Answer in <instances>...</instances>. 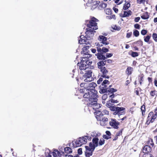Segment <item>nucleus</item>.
<instances>
[{"mask_svg":"<svg viewBox=\"0 0 157 157\" xmlns=\"http://www.w3.org/2000/svg\"><path fill=\"white\" fill-rule=\"evenodd\" d=\"M96 86V83L94 82L86 84V89L87 92L85 93L83 96L84 98H88L89 101H93L94 102L93 104L96 103L97 91L95 90V88Z\"/></svg>","mask_w":157,"mask_h":157,"instance_id":"f257e3e1","label":"nucleus"},{"mask_svg":"<svg viewBox=\"0 0 157 157\" xmlns=\"http://www.w3.org/2000/svg\"><path fill=\"white\" fill-rule=\"evenodd\" d=\"M87 31L85 32L86 35H81L80 36V39L79 40L80 44H86V40H89L91 39L94 36L95 31L90 28L86 29Z\"/></svg>","mask_w":157,"mask_h":157,"instance_id":"f03ea898","label":"nucleus"},{"mask_svg":"<svg viewBox=\"0 0 157 157\" xmlns=\"http://www.w3.org/2000/svg\"><path fill=\"white\" fill-rule=\"evenodd\" d=\"M92 70L89 68L87 69V70L86 71L82 76L83 77L85 78L84 80L85 82H91L93 80V79L92 77Z\"/></svg>","mask_w":157,"mask_h":157,"instance_id":"7ed1b4c3","label":"nucleus"},{"mask_svg":"<svg viewBox=\"0 0 157 157\" xmlns=\"http://www.w3.org/2000/svg\"><path fill=\"white\" fill-rule=\"evenodd\" d=\"M98 20L96 18L93 17L91 18L90 21H89V24L87 25L88 28H90L92 29L96 30L98 29L97 26V22Z\"/></svg>","mask_w":157,"mask_h":157,"instance_id":"20e7f679","label":"nucleus"},{"mask_svg":"<svg viewBox=\"0 0 157 157\" xmlns=\"http://www.w3.org/2000/svg\"><path fill=\"white\" fill-rule=\"evenodd\" d=\"M78 66L79 67L80 71H79L81 74H83L86 70H87L89 68H88V65H86L83 62H80L78 63Z\"/></svg>","mask_w":157,"mask_h":157,"instance_id":"39448f33","label":"nucleus"},{"mask_svg":"<svg viewBox=\"0 0 157 157\" xmlns=\"http://www.w3.org/2000/svg\"><path fill=\"white\" fill-rule=\"evenodd\" d=\"M86 150L85 152V155L86 157H90L92 155L93 152L94 150V147H92L90 146H85Z\"/></svg>","mask_w":157,"mask_h":157,"instance_id":"423d86ee","label":"nucleus"},{"mask_svg":"<svg viewBox=\"0 0 157 157\" xmlns=\"http://www.w3.org/2000/svg\"><path fill=\"white\" fill-rule=\"evenodd\" d=\"M119 124V123L115 119H111V120L109 121V124L110 126L115 129H117L118 128V125Z\"/></svg>","mask_w":157,"mask_h":157,"instance_id":"0eeeda50","label":"nucleus"},{"mask_svg":"<svg viewBox=\"0 0 157 157\" xmlns=\"http://www.w3.org/2000/svg\"><path fill=\"white\" fill-rule=\"evenodd\" d=\"M91 42L90 41L86 42V45L88 44V45H86V46H84L82 48V51L81 52V53L82 54L84 53L86 54V53H88L89 52L88 49L90 47V44Z\"/></svg>","mask_w":157,"mask_h":157,"instance_id":"6e6552de","label":"nucleus"},{"mask_svg":"<svg viewBox=\"0 0 157 157\" xmlns=\"http://www.w3.org/2000/svg\"><path fill=\"white\" fill-rule=\"evenodd\" d=\"M98 140L99 139L98 138H94L92 140V142H90L89 143V146H90L92 147H94L95 149L98 145Z\"/></svg>","mask_w":157,"mask_h":157,"instance_id":"1a4fd4ad","label":"nucleus"},{"mask_svg":"<svg viewBox=\"0 0 157 157\" xmlns=\"http://www.w3.org/2000/svg\"><path fill=\"white\" fill-rule=\"evenodd\" d=\"M60 154V152L57 150H55L53 152H50L47 157H58Z\"/></svg>","mask_w":157,"mask_h":157,"instance_id":"9d476101","label":"nucleus"},{"mask_svg":"<svg viewBox=\"0 0 157 157\" xmlns=\"http://www.w3.org/2000/svg\"><path fill=\"white\" fill-rule=\"evenodd\" d=\"M157 114H155L154 115L153 112H150L148 114V116L147 117V119L148 120H150L151 119L150 122H153L155 119L157 117Z\"/></svg>","mask_w":157,"mask_h":157,"instance_id":"9b49d317","label":"nucleus"},{"mask_svg":"<svg viewBox=\"0 0 157 157\" xmlns=\"http://www.w3.org/2000/svg\"><path fill=\"white\" fill-rule=\"evenodd\" d=\"M99 40L102 44L107 45L109 44V43L107 42L106 37L104 36H100L99 37Z\"/></svg>","mask_w":157,"mask_h":157,"instance_id":"f8f14e48","label":"nucleus"},{"mask_svg":"<svg viewBox=\"0 0 157 157\" xmlns=\"http://www.w3.org/2000/svg\"><path fill=\"white\" fill-rule=\"evenodd\" d=\"M102 73V77L106 78H109V77L107 75L108 73V71L106 69V68L104 67L100 69Z\"/></svg>","mask_w":157,"mask_h":157,"instance_id":"ddd939ff","label":"nucleus"},{"mask_svg":"<svg viewBox=\"0 0 157 157\" xmlns=\"http://www.w3.org/2000/svg\"><path fill=\"white\" fill-rule=\"evenodd\" d=\"M90 137L89 136H86L84 137L79 138V141H80L81 143H82V144H86L87 141V140L90 139Z\"/></svg>","mask_w":157,"mask_h":157,"instance_id":"4468645a","label":"nucleus"},{"mask_svg":"<svg viewBox=\"0 0 157 157\" xmlns=\"http://www.w3.org/2000/svg\"><path fill=\"white\" fill-rule=\"evenodd\" d=\"M97 120L98 121H100V124L101 125L104 126H105L106 124V123L108 122V119L107 118L104 117L100 118L99 119L97 118Z\"/></svg>","mask_w":157,"mask_h":157,"instance_id":"2eb2a0df","label":"nucleus"},{"mask_svg":"<svg viewBox=\"0 0 157 157\" xmlns=\"http://www.w3.org/2000/svg\"><path fill=\"white\" fill-rule=\"evenodd\" d=\"M151 147L150 146L146 145L143 148V152L145 154H149L148 153L151 152Z\"/></svg>","mask_w":157,"mask_h":157,"instance_id":"dca6fc26","label":"nucleus"},{"mask_svg":"<svg viewBox=\"0 0 157 157\" xmlns=\"http://www.w3.org/2000/svg\"><path fill=\"white\" fill-rule=\"evenodd\" d=\"M120 108H122L123 109H120L119 111H115L113 113V114L114 115H118V116L120 115H122L124 114V110L125 109V108L124 107H120Z\"/></svg>","mask_w":157,"mask_h":157,"instance_id":"f3484780","label":"nucleus"},{"mask_svg":"<svg viewBox=\"0 0 157 157\" xmlns=\"http://www.w3.org/2000/svg\"><path fill=\"white\" fill-rule=\"evenodd\" d=\"M95 56H97V58L99 60H104L106 59V57L103 54V53L101 52L95 54Z\"/></svg>","mask_w":157,"mask_h":157,"instance_id":"a211bd4d","label":"nucleus"},{"mask_svg":"<svg viewBox=\"0 0 157 157\" xmlns=\"http://www.w3.org/2000/svg\"><path fill=\"white\" fill-rule=\"evenodd\" d=\"M108 107L112 111H119V109H123L122 108H120V107H116L114 106H113L112 105H108Z\"/></svg>","mask_w":157,"mask_h":157,"instance_id":"6ab92c4d","label":"nucleus"},{"mask_svg":"<svg viewBox=\"0 0 157 157\" xmlns=\"http://www.w3.org/2000/svg\"><path fill=\"white\" fill-rule=\"evenodd\" d=\"M132 12L131 10L127 11H124V14H120L121 17H128L131 15Z\"/></svg>","mask_w":157,"mask_h":157,"instance_id":"aec40b11","label":"nucleus"},{"mask_svg":"<svg viewBox=\"0 0 157 157\" xmlns=\"http://www.w3.org/2000/svg\"><path fill=\"white\" fill-rule=\"evenodd\" d=\"M107 4L106 3L101 2L98 6V9L100 10L103 9L107 7Z\"/></svg>","mask_w":157,"mask_h":157,"instance_id":"412c9836","label":"nucleus"},{"mask_svg":"<svg viewBox=\"0 0 157 157\" xmlns=\"http://www.w3.org/2000/svg\"><path fill=\"white\" fill-rule=\"evenodd\" d=\"M105 61H101L97 63L98 68L100 69H101V68H103L104 67L103 66L105 65Z\"/></svg>","mask_w":157,"mask_h":157,"instance_id":"4be33fe9","label":"nucleus"},{"mask_svg":"<svg viewBox=\"0 0 157 157\" xmlns=\"http://www.w3.org/2000/svg\"><path fill=\"white\" fill-rule=\"evenodd\" d=\"M99 3L100 2L99 1H96L94 2L92 6L91 9L94 10L97 7H98Z\"/></svg>","mask_w":157,"mask_h":157,"instance_id":"5701e85b","label":"nucleus"},{"mask_svg":"<svg viewBox=\"0 0 157 157\" xmlns=\"http://www.w3.org/2000/svg\"><path fill=\"white\" fill-rule=\"evenodd\" d=\"M109 82L108 80H104L101 84V88L107 87V85H109Z\"/></svg>","mask_w":157,"mask_h":157,"instance_id":"b1692460","label":"nucleus"},{"mask_svg":"<svg viewBox=\"0 0 157 157\" xmlns=\"http://www.w3.org/2000/svg\"><path fill=\"white\" fill-rule=\"evenodd\" d=\"M65 152L67 154H69L72 152V150L71 148L69 147L64 148Z\"/></svg>","mask_w":157,"mask_h":157,"instance_id":"393cba45","label":"nucleus"},{"mask_svg":"<svg viewBox=\"0 0 157 157\" xmlns=\"http://www.w3.org/2000/svg\"><path fill=\"white\" fill-rule=\"evenodd\" d=\"M89 101L90 102L89 103V104H90L91 105H95V106H96V108H99V107H101V105L100 104H98L97 103V99L96 98V103H95V104H93H93L94 102H93L94 101Z\"/></svg>","mask_w":157,"mask_h":157,"instance_id":"a878e982","label":"nucleus"},{"mask_svg":"<svg viewBox=\"0 0 157 157\" xmlns=\"http://www.w3.org/2000/svg\"><path fill=\"white\" fill-rule=\"evenodd\" d=\"M147 144L148 146H150L152 147H153L154 145V143L153 142V141L152 139L150 138L147 141Z\"/></svg>","mask_w":157,"mask_h":157,"instance_id":"bb28decb","label":"nucleus"},{"mask_svg":"<svg viewBox=\"0 0 157 157\" xmlns=\"http://www.w3.org/2000/svg\"><path fill=\"white\" fill-rule=\"evenodd\" d=\"M101 88L102 89H101L99 91V92L101 94H103L108 91V87H107Z\"/></svg>","mask_w":157,"mask_h":157,"instance_id":"cd10ccee","label":"nucleus"},{"mask_svg":"<svg viewBox=\"0 0 157 157\" xmlns=\"http://www.w3.org/2000/svg\"><path fill=\"white\" fill-rule=\"evenodd\" d=\"M151 37V35H148L146 36H144V39L145 42L148 43L149 40L150 39Z\"/></svg>","mask_w":157,"mask_h":157,"instance_id":"c85d7f7f","label":"nucleus"},{"mask_svg":"<svg viewBox=\"0 0 157 157\" xmlns=\"http://www.w3.org/2000/svg\"><path fill=\"white\" fill-rule=\"evenodd\" d=\"M109 88H108V91L109 92L113 93L117 91V90L116 89L113 88H110V87H111V85L109 86Z\"/></svg>","mask_w":157,"mask_h":157,"instance_id":"c756f323","label":"nucleus"},{"mask_svg":"<svg viewBox=\"0 0 157 157\" xmlns=\"http://www.w3.org/2000/svg\"><path fill=\"white\" fill-rule=\"evenodd\" d=\"M132 68L131 67H128L126 70V73L128 75L131 74L132 71Z\"/></svg>","mask_w":157,"mask_h":157,"instance_id":"7c9ffc66","label":"nucleus"},{"mask_svg":"<svg viewBox=\"0 0 157 157\" xmlns=\"http://www.w3.org/2000/svg\"><path fill=\"white\" fill-rule=\"evenodd\" d=\"M142 19L145 20L148 19L149 17V16L147 13H145L141 16Z\"/></svg>","mask_w":157,"mask_h":157,"instance_id":"2f4dec72","label":"nucleus"},{"mask_svg":"<svg viewBox=\"0 0 157 157\" xmlns=\"http://www.w3.org/2000/svg\"><path fill=\"white\" fill-rule=\"evenodd\" d=\"M130 6V4L128 3H125L123 7V9L124 10L127 9Z\"/></svg>","mask_w":157,"mask_h":157,"instance_id":"473e14b6","label":"nucleus"},{"mask_svg":"<svg viewBox=\"0 0 157 157\" xmlns=\"http://www.w3.org/2000/svg\"><path fill=\"white\" fill-rule=\"evenodd\" d=\"M153 40L156 42H157V34L156 33H153L152 35Z\"/></svg>","mask_w":157,"mask_h":157,"instance_id":"72a5a7b5","label":"nucleus"},{"mask_svg":"<svg viewBox=\"0 0 157 157\" xmlns=\"http://www.w3.org/2000/svg\"><path fill=\"white\" fill-rule=\"evenodd\" d=\"M150 94L151 96L153 97H154L155 96L156 97L157 96V92L155 90L151 91Z\"/></svg>","mask_w":157,"mask_h":157,"instance_id":"f704fd0d","label":"nucleus"},{"mask_svg":"<svg viewBox=\"0 0 157 157\" xmlns=\"http://www.w3.org/2000/svg\"><path fill=\"white\" fill-rule=\"evenodd\" d=\"M75 143L77 147L81 146L82 145V143H81L80 141H79V138L78 140L75 141Z\"/></svg>","mask_w":157,"mask_h":157,"instance_id":"c9c22d12","label":"nucleus"},{"mask_svg":"<svg viewBox=\"0 0 157 157\" xmlns=\"http://www.w3.org/2000/svg\"><path fill=\"white\" fill-rule=\"evenodd\" d=\"M105 143V140L103 138L101 139L100 140L99 142V144L100 146H101Z\"/></svg>","mask_w":157,"mask_h":157,"instance_id":"e433bc0d","label":"nucleus"},{"mask_svg":"<svg viewBox=\"0 0 157 157\" xmlns=\"http://www.w3.org/2000/svg\"><path fill=\"white\" fill-rule=\"evenodd\" d=\"M83 54V56L87 59L88 60V58L91 57V55L88 53H86Z\"/></svg>","mask_w":157,"mask_h":157,"instance_id":"4c0bfd02","label":"nucleus"},{"mask_svg":"<svg viewBox=\"0 0 157 157\" xmlns=\"http://www.w3.org/2000/svg\"><path fill=\"white\" fill-rule=\"evenodd\" d=\"M96 115L99 117H102L103 115L102 112L100 111H97L96 112Z\"/></svg>","mask_w":157,"mask_h":157,"instance_id":"58836bf2","label":"nucleus"},{"mask_svg":"<svg viewBox=\"0 0 157 157\" xmlns=\"http://www.w3.org/2000/svg\"><path fill=\"white\" fill-rule=\"evenodd\" d=\"M133 35L136 37L138 36L139 35V32L137 30L134 31L133 33Z\"/></svg>","mask_w":157,"mask_h":157,"instance_id":"ea45409f","label":"nucleus"},{"mask_svg":"<svg viewBox=\"0 0 157 157\" xmlns=\"http://www.w3.org/2000/svg\"><path fill=\"white\" fill-rule=\"evenodd\" d=\"M139 55L138 54L137 52H132L131 54V56L132 57H136L138 56Z\"/></svg>","mask_w":157,"mask_h":157,"instance_id":"a19ab883","label":"nucleus"},{"mask_svg":"<svg viewBox=\"0 0 157 157\" xmlns=\"http://www.w3.org/2000/svg\"><path fill=\"white\" fill-rule=\"evenodd\" d=\"M141 109L142 111V115H143L144 113L145 112V106L144 105L141 107Z\"/></svg>","mask_w":157,"mask_h":157,"instance_id":"79ce46f5","label":"nucleus"},{"mask_svg":"<svg viewBox=\"0 0 157 157\" xmlns=\"http://www.w3.org/2000/svg\"><path fill=\"white\" fill-rule=\"evenodd\" d=\"M143 157H154L150 154H144L143 155Z\"/></svg>","mask_w":157,"mask_h":157,"instance_id":"37998d69","label":"nucleus"},{"mask_svg":"<svg viewBox=\"0 0 157 157\" xmlns=\"http://www.w3.org/2000/svg\"><path fill=\"white\" fill-rule=\"evenodd\" d=\"M79 91L80 93H82L85 92H86L85 93H86L87 92V90L86 89V88H84L83 89H80L79 90Z\"/></svg>","mask_w":157,"mask_h":157,"instance_id":"c03bdc74","label":"nucleus"},{"mask_svg":"<svg viewBox=\"0 0 157 157\" xmlns=\"http://www.w3.org/2000/svg\"><path fill=\"white\" fill-rule=\"evenodd\" d=\"M102 52L106 53L109 51V49L105 47H103L102 49Z\"/></svg>","mask_w":157,"mask_h":157,"instance_id":"a18cd8bd","label":"nucleus"},{"mask_svg":"<svg viewBox=\"0 0 157 157\" xmlns=\"http://www.w3.org/2000/svg\"><path fill=\"white\" fill-rule=\"evenodd\" d=\"M147 31L146 30L144 29H143L141 32V34L143 35H145L147 33Z\"/></svg>","mask_w":157,"mask_h":157,"instance_id":"49530a36","label":"nucleus"},{"mask_svg":"<svg viewBox=\"0 0 157 157\" xmlns=\"http://www.w3.org/2000/svg\"><path fill=\"white\" fill-rule=\"evenodd\" d=\"M105 10L107 14H109L111 13V10L110 9H107Z\"/></svg>","mask_w":157,"mask_h":157,"instance_id":"de8ad7c7","label":"nucleus"},{"mask_svg":"<svg viewBox=\"0 0 157 157\" xmlns=\"http://www.w3.org/2000/svg\"><path fill=\"white\" fill-rule=\"evenodd\" d=\"M113 56V54L112 53H107L106 54L105 57H106V58H109L112 57Z\"/></svg>","mask_w":157,"mask_h":157,"instance_id":"09e8293b","label":"nucleus"},{"mask_svg":"<svg viewBox=\"0 0 157 157\" xmlns=\"http://www.w3.org/2000/svg\"><path fill=\"white\" fill-rule=\"evenodd\" d=\"M102 113L103 114V115L104 114H106L108 115L109 114V112L108 111H107L106 110H103L102 111Z\"/></svg>","mask_w":157,"mask_h":157,"instance_id":"8fccbe9b","label":"nucleus"},{"mask_svg":"<svg viewBox=\"0 0 157 157\" xmlns=\"http://www.w3.org/2000/svg\"><path fill=\"white\" fill-rule=\"evenodd\" d=\"M86 65H88V68H89V66L92 63V62H90L88 60L86 61L85 62H83Z\"/></svg>","mask_w":157,"mask_h":157,"instance_id":"3c124183","label":"nucleus"},{"mask_svg":"<svg viewBox=\"0 0 157 157\" xmlns=\"http://www.w3.org/2000/svg\"><path fill=\"white\" fill-rule=\"evenodd\" d=\"M115 15H111L107 17L108 19H112V18H114Z\"/></svg>","mask_w":157,"mask_h":157,"instance_id":"603ef678","label":"nucleus"},{"mask_svg":"<svg viewBox=\"0 0 157 157\" xmlns=\"http://www.w3.org/2000/svg\"><path fill=\"white\" fill-rule=\"evenodd\" d=\"M102 43L101 42L99 43H95V45L98 46V47H101L103 46V45L102 44Z\"/></svg>","mask_w":157,"mask_h":157,"instance_id":"864d4df0","label":"nucleus"},{"mask_svg":"<svg viewBox=\"0 0 157 157\" xmlns=\"http://www.w3.org/2000/svg\"><path fill=\"white\" fill-rule=\"evenodd\" d=\"M134 26V27L136 29H140V25L138 24H135Z\"/></svg>","mask_w":157,"mask_h":157,"instance_id":"5fc2aeb1","label":"nucleus"},{"mask_svg":"<svg viewBox=\"0 0 157 157\" xmlns=\"http://www.w3.org/2000/svg\"><path fill=\"white\" fill-rule=\"evenodd\" d=\"M122 129L120 131L118 132H117L116 133V135L118 136H119L120 134H122Z\"/></svg>","mask_w":157,"mask_h":157,"instance_id":"6e6d98bb","label":"nucleus"},{"mask_svg":"<svg viewBox=\"0 0 157 157\" xmlns=\"http://www.w3.org/2000/svg\"><path fill=\"white\" fill-rule=\"evenodd\" d=\"M132 32L128 33H127L126 37L127 38H130L132 35Z\"/></svg>","mask_w":157,"mask_h":157,"instance_id":"4d7b16f0","label":"nucleus"},{"mask_svg":"<svg viewBox=\"0 0 157 157\" xmlns=\"http://www.w3.org/2000/svg\"><path fill=\"white\" fill-rule=\"evenodd\" d=\"M78 154L81 155L82 153V148L78 149Z\"/></svg>","mask_w":157,"mask_h":157,"instance_id":"13d9d810","label":"nucleus"},{"mask_svg":"<svg viewBox=\"0 0 157 157\" xmlns=\"http://www.w3.org/2000/svg\"><path fill=\"white\" fill-rule=\"evenodd\" d=\"M107 98V95L106 94H104L102 96V99L104 100H105Z\"/></svg>","mask_w":157,"mask_h":157,"instance_id":"bf43d9fd","label":"nucleus"},{"mask_svg":"<svg viewBox=\"0 0 157 157\" xmlns=\"http://www.w3.org/2000/svg\"><path fill=\"white\" fill-rule=\"evenodd\" d=\"M103 137L104 138L107 140L111 138V137L109 136H108L107 135H104L103 136Z\"/></svg>","mask_w":157,"mask_h":157,"instance_id":"052dcab7","label":"nucleus"},{"mask_svg":"<svg viewBox=\"0 0 157 157\" xmlns=\"http://www.w3.org/2000/svg\"><path fill=\"white\" fill-rule=\"evenodd\" d=\"M111 102L112 103H117L118 102V101L117 100H114L113 99H111L110 100Z\"/></svg>","mask_w":157,"mask_h":157,"instance_id":"680f3d73","label":"nucleus"},{"mask_svg":"<svg viewBox=\"0 0 157 157\" xmlns=\"http://www.w3.org/2000/svg\"><path fill=\"white\" fill-rule=\"evenodd\" d=\"M88 60L86 58H85L83 56V57H82V59L81 60V62H85L86 61Z\"/></svg>","mask_w":157,"mask_h":157,"instance_id":"e2e57ef3","label":"nucleus"},{"mask_svg":"<svg viewBox=\"0 0 157 157\" xmlns=\"http://www.w3.org/2000/svg\"><path fill=\"white\" fill-rule=\"evenodd\" d=\"M113 29L114 30H120L121 29V28L119 27H117L116 26H115L113 28Z\"/></svg>","mask_w":157,"mask_h":157,"instance_id":"0e129e2a","label":"nucleus"},{"mask_svg":"<svg viewBox=\"0 0 157 157\" xmlns=\"http://www.w3.org/2000/svg\"><path fill=\"white\" fill-rule=\"evenodd\" d=\"M103 80L102 78H100L97 81V83L98 84L100 83Z\"/></svg>","mask_w":157,"mask_h":157,"instance_id":"69168bd1","label":"nucleus"},{"mask_svg":"<svg viewBox=\"0 0 157 157\" xmlns=\"http://www.w3.org/2000/svg\"><path fill=\"white\" fill-rule=\"evenodd\" d=\"M105 133L106 134V135H108V136H110L111 134L110 132L109 131H106Z\"/></svg>","mask_w":157,"mask_h":157,"instance_id":"338daca9","label":"nucleus"},{"mask_svg":"<svg viewBox=\"0 0 157 157\" xmlns=\"http://www.w3.org/2000/svg\"><path fill=\"white\" fill-rule=\"evenodd\" d=\"M140 19V18L139 17L136 18L135 19V21L136 22H138L139 21Z\"/></svg>","mask_w":157,"mask_h":157,"instance_id":"774afa93","label":"nucleus"}]
</instances>
